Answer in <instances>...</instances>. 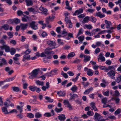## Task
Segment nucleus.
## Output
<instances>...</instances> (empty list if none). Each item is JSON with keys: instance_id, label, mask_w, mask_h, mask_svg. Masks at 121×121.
Masks as SVG:
<instances>
[{"instance_id": "nucleus-1", "label": "nucleus", "mask_w": 121, "mask_h": 121, "mask_svg": "<svg viewBox=\"0 0 121 121\" xmlns=\"http://www.w3.org/2000/svg\"><path fill=\"white\" fill-rule=\"evenodd\" d=\"M40 70V69L39 68L33 70L31 73V75L29 77V78L30 79H33L37 77L39 72Z\"/></svg>"}, {"instance_id": "nucleus-2", "label": "nucleus", "mask_w": 121, "mask_h": 121, "mask_svg": "<svg viewBox=\"0 0 121 121\" xmlns=\"http://www.w3.org/2000/svg\"><path fill=\"white\" fill-rule=\"evenodd\" d=\"M107 75L112 79H115V77H114L115 75V73L114 70H111L107 73Z\"/></svg>"}, {"instance_id": "nucleus-3", "label": "nucleus", "mask_w": 121, "mask_h": 121, "mask_svg": "<svg viewBox=\"0 0 121 121\" xmlns=\"http://www.w3.org/2000/svg\"><path fill=\"white\" fill-rule=\"evenodd\" d=\"M36 22L35 21H32L30 24V26L31 28L34 30H36L38 29L37 24H36Z\"/></svg>"}, {"instance_id": "nucleus-4", "label": "nucleus", "mask_w": 121, "mask_h": 121, "mask_svg": "<svg viewBox=\"0 0 121 121\" xmlns=\"http://www.w3.org/2000/svg\"><path fill=\"white\" fill-rule=\"evenodd\" d=\"M94 117V119L95 121H99V120L102 119L103 117L102 116L97 112H96L95 113Z\"/></svg>"}, {"instance_id": "nucleus-5", "label": "nucleus", "mask_w": 121, "mask_h": 121, "mask_svg": "<svg viewBox=\"0 0 121 121\" xmlns=\"http://www.w3.org/2000/svg\"><path fill=\"white\" fill-rule=\"evenodd\" d=\"M52 49L50 48L49 47L45 49L44 50L45 53L47 55H49L50 54H54L55 52L54 51H50V50H52Z\"/></svg>"}, {"instance_id": "nucleus-6", "label": "nucleus", "mask_w": 121, "mask_h": 121, "mask_svg": "<svg viewBox=\"0 0 121 121\" xmlns=\"http://www.w3.org/2000/svg\"><path fill=\"white\" fill-rule=\"evenodd\" d=\"M69 95L70 96V97L69 100L71 101L72 100H74L76 98H77L78 97V95L75 94H72L71 93H70Z\"/></svg>"}, {"instance_id": "nucleus-7", "label": "nucleus", "mask_w": 121, "mask_h": 121, "mask_svg": "<svg viewBox=\"0 0 121 121\" xmlns=\"http://www.w3.org/2000/svg\"><path fill=\"white\" fill-rule=\"evenodd\" d=\"M64 14L65 17V20L66 23L67 24L69 22H71L70 20L69 19V17L68 15L69 14V13H65Z\"/></svg>"}, {"instance_id": "nucleus-8", "label": "nucleus", "mask_w": 121, "mask_h": 121, "mask_svg": "<svg viewBox=\"0 0 121 121\" xmlns=\"http://www.w3.org/2000/svg\"><path fill=\"white\" fill-rule=\"evenodd\" d=\"M55 16V15L52 17H51L50 16H49L48 17H47L46 18V23L47 24H48L49 23V22L52 21L54 19Z\"/></svg>"}, {"instance_id": "nucleus-9", "label": "nucleus", "mask_w": 121, "mask_h": 121, "mask_svg": "<svg viewBox=\"0 0 121 121\" xmlns=\"http://www.w3.org/2000/svg\"><path fill=\"white\" fill-rule=\"evenodd\" d=\"M47 43L49 46H56V43L55 41H52L51 40H48L47 41Z\"/></svg>"}, {"instance_id": "nucleus-10", "label": "nucleus", "mask_w": 121, "mask_h": 121, "mask_svg": "<svg viewBox=\"0 0 121 121\" xmlns=\"http://www.w3.org/2000/svg\"><path fill=\"white\" fill-rule=\"evenodd\" d=\"M83 12V10L82 9H80L76 11L73 14V15H76L82 13Z\"/></svg>"}, {"instance_id": "nucleus-11", "label": "nucleus", "mask_w": 121, "mask_h": 121, "mask_svg": "<svg viewBox=\"0 0 121 121\" xmlns=\"http://www.w3.org/2000/svg\"><path fill=\"white\" fill-rule=\"evenodd\" d=\"M84 59L83 61L85 63H86L90 61L91 59L90 56L89 55H84Z\"/></svg>"}, {"instance_id": "nucleus-12", "label": "nucleus", "mask_w": 121, "mask_h": 121, "mask_svg": "<svg viewBox=\"0 0 121 121\" xmlns=\"http://www.w3.org/2000/svg\"><path fill=\"white\" fill-rule=\"evenodd\" d=\"M9 26L8 25L5 24L4 25L0 27V30L3 28L5 30H9Z\"/></svg>"}, {"instance_id": "nucleus-13", "label": "nucleus", "mask_w": 121, "mask_h": 121, "mask_svg": "<svg viewBox=\"0 0 121 121\" xmlns=\"http://www.w3.org/2000/svg\"><path fill=\"white\" fill-rule=\"evenodd\" d=\"M90 105L92 108H91V110H93L95 111H98V109L95 106V103L94 102L91 103L90 104Z\"/></svg>"}, {"instance_id": "nucleus-14", "label": "nucleus", "mask_w": 121, "mask_h": 121, "mask_svg": "<svg viewBox=\"0 0 121 121\" xmlns=\"http://www.w3.org/2000/svg\"><path fill=\"white\" fill-rule=\"evenodd\" d=\"M4 107H6L8 108L9 106H11L13 108L14 107V104L11 103L10 104H8V103L7 102H5L4 103Z\"/></svg>"}, {"instance_id": "nucleus-15", "label": "nucleus", "mask_w": 121, "mask_h": 121, "mask_svg": "<svg viewBox=\"0 0 121 121\" xmlns=\"http://www.w3.org/2000/svg\"><path fill=\"white\" fill-rule=\"evenodd\" d=\"M28 25V23H26L25 24L21 23V29L23 30H25L27 29Z\"/></svg>"}, {"instance_id": "nucleus-16", "label": "nucleus", "mask_w": 121, "mask_h": 121, "mask_svg": "<svg viewBox=\"0 0 121 121\" xmlns=\"http://www.w3.org/2000/svg\"><path fill=\"white\" fill-rule=\"evenodd\" d=\"M99 57L98 58L99 60L100 59L102 61H105V59L104 57L103 56V54L102 53H101L99 54Z\"/></svg>"}, {"instance_id": "nucleus-17", "label": "nucleus", "mask_w": 121, "mask_h": 121, "mask_svg": "<svg viewBox=\"0 0 121 121\" xmlns=\"http://www.w3.org/2000/svg\"><path fill=\"white\" fill-rule=\"evenodd\" d=\"M105 24L107 25L106 28L107 29L110 28V26L112 25L111 22L110 21H108L107 20H105Z\"/></svg>"}, {"instance_id": "nucleus-18", "label": "nucleus", "mask_w": 121, "mask_h": 121, "mask_svg": "<svg viewBox=\"0 0 121 121\" xmlns=\"http://www.w3.org/2000/svg\"><path fill=\"white\" fill-rule=\"evenodd\" d=\"M13 91L14 92H18L19 91L21 92L20 89L18 87L13 86L12 87Z\"/></svg>"}, {"instance_id": "nucleus-19", "label": "nucleus", "mask_w": 121, "mask_h": 121, "mask_svg": "<svg viewBox=\"0 0 121 121\" xmlns=\"http://www.w3.org/2000/svg\"><path fill=\"white\" fill-rule=\"evenodd\" d=\"M24 17H22V21L23 22H27L28 21L27 19H29L28 16L23 14Z\"/></svg>"}, {"instance_id": "nucleus-20", "label": "nucleus", "mask_w": 121, "mask_h": 121, "mask_svg": "<svg viewBox=\"0 0 121 121\" xmlns=\"http://www.w3.org/2000/svg\"><path fill=\"white\" fill-rule=\"evenodd\" d=\"M39 9L41 11L43 12V13L44 14H47L48 10L42 7H40L39 8Z\"/></svg>"}, {"instance_id": "nucleus-21", "label": "nucleus", "mask_w": 121, "mask_h": 121, "mask_svg": "<svg viewBox=\"0 0 121 121\" xmlns=\"http://www.w3.org/2000/svg\"><path fill=\"white\" fill-rule=\"evenodd\" d=\"M7 108V107H2V112L6 114L9 113V112H8V110Z\"/></svg>"}, {"instance_id": "nucleus-22", "label": "nucleus", "mask_w": 121, "mask_h": 121, "mask_svg": "<svg viewBox=\"0 0 121 121\" xmlns=\"http://www.w3.org/2000/svg\"><path fill=\"white\" fill-rule=\"evenodd\" d=\"M58 117L59 119L61 121H64L66 118L65 115L63 114L59 116Z\"/></svg>"}, {"instance_id": "nucleus-23", "label": "nucleus", "mask_w": 121, "mask_h": 121, "mask_svg": "<svg viewBox=\"0 0 121 121\" xmlns=\"http://www.w3.org/2000/svg\"><path fill=\"white\" fill-rule=\"evenodd\" d=\"M27 6H29L30 5H32L33 4V3L31 0H25Z\"/></svg>"}, {"instance_id": "nucleus-24", "label": "nucleus", "mask_w": 121, "mask_h": 121, "mask_svg": "<svg viewBox=\"0 0 121 121\" xmlns=\"http://www.w3.org/2000/svg\"><path fill=\"white\" fill-rule=\"evenodd\" d=\"M13 59L14 60V63L18 65H20V63L18 61L19 59L18 58L16 57H14L13 58Z\"/></svg>"}, {"instance_id": "nucleus-25", "label": "nucleus", "mask_w": 121, "mask_h": 121, "mask_svg": "<svg viewBox=\"0 0 121 121\" xmlns=\"http://www.w3.org/2000/svg\"><path fill=\"white\" fill-rule=\"evenodd\" d=\"M95 15L99 17L100 18H103L105 16V15L104 14H101V12H100L96 13L95 14Z\"/></svg>"}, {"instance_id": "nucleus-26", "label": "nucleus", "mask_w": 121, "mask_h": 121, "mask_svg": "<svg viewBox=\"0 0 121 121\" xmlns=\"http://www.w3.org/2000/svg\"><path fill=\"white\" fill-rule=\"evenodd\" d=\"M2 62L0 63V66L2 67L4 65H6L7 64V62L6 61L4 58H2Z\"/></svg>"}, {"instance_id": "nucleus-27", "label": "nucleus", "mask_w": 121, "mask_h": 121, "mask_svg": "<svg viewBox=\"0 0 121 121\" xmlns=\"http://www.w3.org/2000/svg\"><path fill=\"white\" fill-rule=\"evenodd\" d=\"M57 94L60 96H64L66 94L65 92L60 91H57Z\"/></svg>"}, {"instance_id": "nucleus-28", "label": "nucleus", "mask_w": 121, "mask_h": 121, "mask_svg": "<svg viewBox=\"0 0 121 121\" xmlns=\"http://www.w3.org/2000/svg\"><path fill=\"white\" fill-rule=\"evenodd\" d=\"M93 90L92 88H91L86 90L84 93L85 94H88L90 92Z\"/></svg>"}, {"instance_id": "nucleus-29", "label": "nucleus", "mask_w": 121, "mask_h": 121, "mask_svg": "<svg viewBox=\"0 0 121 121\" xmlns=\"http://www.w3.org/2000/svg\"><path fill=\"white\" fill-rule=\"evenodd\" d=\"M36 83L37 85L39 86H43L44 85V82H43L39 80L36 81Z\"/></svg>"}, {"instance_id": "nucleus-30", "label": "nucleus", "mask_w": 121, "mask_h": 121, "mask_svg": "<svg viewBox=\"0 0 121 121\" xmlns=\"http://www.w3.org/2000/svg\"><path fill=\"white\" fill-rule=\"evenodd\" d=\"M70 89L72 91L75 92L77 90L78 87L76 85H74Z\"/></svg>"}, {"instance_id": "nucleus-31", "label": "nucleus", "mask_w": 121, "mask_h": 121, "mask_svg": "<svg viewBox=\"0 0 121 121\" xmlns=\"http://www.w3.org/2000/svg\"><path fill=\"white\" fill-rule=\"evenodd\" d=\"M89 21L92 22H95L97 20V19L95 17H94L92 16H91L89 17Z\"/></svg>"}, {"instance_id": "nucleus-32", "label": "nucleus", "mask_w": 121, "mask_h": 121, "mask_svg": "<svg viewBox=\"0 0 121 121\" xmlns=\"http://www.w3.org/2000/svg\"><path fill=\"white\" fill-rule=\"evenodd\" d=\"M93 72L90 69H89L87 71V74L90 76H91L93 75Z\"/></svg>"}, {"instance_id": "nucleus-33", "label": "nucleus", "mask_w": 121, "mask_h": 121, "mask_svg": "<svg viewBox=\"0 0 121 121\" xmlns=\"http://www.w3.org/2000/svg\"><path fill=\"white\" fill-rule=\"evenodd\" d=\"M22 107V106L21 107L19 105L17 106V109L19 111L20 113H21L22 112L23 110Z\"/></svg>"}, {"instance_id": "nucleus-34", "label": "nucleus", "mask_w": 121, "mask_h": 121, "mask_svg": "<svg viewBox=\"0 0 121 121\" xmlns=\"http://www.w3.org/2000/svg\"><path fill=\"white\" fill-rule=\"evenodd\" d=\"M89 17L86 16L85 17L83 20V23H86L88 22L89 20Z\"/></svg>"}, {"instance_id": "nucleus-35", "label": "nucleus", "mask_w": 121, "mask_h": 121, "mask_svg": "<svg viewBox=\"0 0 121 121\" xmlns=\"http://www.w3.org/2000/svg\"><path fill=\"white\" fill-rule=\"evenodd\" d=\"M30 90L32 91H35L36 90V87L33 86H30L29 87Z\"/></svg>"}, {"instance_id": "nucleus-36", "label": "nucleus", "mask_w": 121, "mask_h": 121, "mask_svg": "<svg viewBox=\"0 0 121 121\" xmlns=\"http://www.w3.org/2000/svg\"><path fill=\"white\" fill-rule=\"evenodd\" d=\"M28 10L30 12H32L33 13H35L36 11L35 9L32 8H28Z\"/></svg>"}, {"instance_id": "nucleus-37", "label": "nucleus", "mask_w": 121, "mask_h": 121, "mask_svg": "<svg viewBox=\"0 0 121 121\" xmlns=\"http://www.w3.org/2000/svg\"><path fill=\"white\" fill-rule=\"evenodd\" d=\"M120 93L117 90H116L114 91V93L113 96L115 97H118L119 96Z\"/></svg>"}, {"instance_id": "nucleus-38", "label": "nucleus", "mask_w": 121, "mask_h": 121, "mask_svg": "<svg viewBox=\"0 0 121 121\" xmlns=\"http://www.w3.org/2000/svg\"><path fill=\"white\" fill-rule=\"evenodd\" d=\"M61 75H62L63 77L65 78H67L68 77V76L67 74L66 73H64L63 71L61 72Z\"/></svg>"}, {"instance_id": "nucleus-39", "label": "nucleus", "mask_w": 121, "mask_h": 121, "mask_svg": "<svg viewBox=\"0 0 121 121\" xmlns=\"http://www.w3.org/2000/svg\"><path fill=\"white\" fill-rule=\"evenodd\" d=\"M4 49L5 50V52H8L10 51L9 47L6 45H5Z\"/></svg>"}, {"instance_id": "nucleus-40", "label": "nucleus", "mask_w": 121, "mask_h": 121, "mask_svg": "<svg viewBox=\"0 0 121 121\" xmlns=\"http://www.w3.org/2000/svg\"><path fill=\"white\" fill-rule=\"evenodd\" d=\"M87 115L90 116H92L93 115L94 113L93 111H90L87 112Z\"/></svg>"}, {"instance_id": "nucleus-41", "label": "nucleus", "mask_w": 121, "mask_h": 121, "mask_svg": "<svg viewBox=\"0 0 121 121\" xmlns=\"http://www.w3.org/2000/svg\"><path fill=\"white\" fill-rule=\"evenodd\" d=\"M107 100L106 98H104L102 99V102L105 105L107 103Z\"/></svg>"}, {"instance_id": "nucleus-42", "label": "nucleus", "mask_w": 121, "mask_h": 121, "mask_svg": "<svg viewBox=\"0 0 121 121\" xmlns=\"http://www.w3.org/2000/svg\"><path fill=\"white\" fill-rule=\"evenodd\" d=\"M9 52L12 55H13L15 53L16 50L14 48H11L10 51Z\"/></svg>"}, {"instance_id": "nucleus-43", "label": "nucleus", "mask_w": 121, "mask_h": 121, "mask_svg": "<svg viewBox=\"0 0 121 121\" xmlns=\"http://www.w3.org/2000/svg\"><path fill=\"white\" fill-rule=\"evenodd\" d=\"M75 55V53L73 52H71L70 53L68 56V57L69 58L71 57H73Z\"/></svg>"}, {"instance_id": "nucleus-44", "label": "nucleus", "mask_w": 121, "mask_h": 121, "mask_svg": "<svg viewBox=\"0 0 121 121\" xmlns=\"http://www.w3.org/2000/svg\"><path fill=\"white\" fill-rule=\"evenodd\" d=\"M20 20L18 18H16L14 19V22L16 24H17L20 23Z\"/></svg>"}, {"instance_id": "nucleus-45", "label": "nucleus", "mask_w": 121, "mask_h": 121, "mask_svg": "<svg viewBox=\"0 0 121 121\" xmlns=\"http://www.w3.org/2000/svg\"><path fill=\"white\" fill-rule=\"evenodd\" d=\"M63 109L62 108H58L56 107L55 109V111L57 112H60L63 110Z\"/></svg>"}, {"instance_id": "nucleus-46", "label": "nucleus", "mask_w": 121, "mask_h": 121, "mask_svg": "<svg viewBox=\"0 0 121 121\" xmlns=\"http://www.w3.org/2000/svg\"><path fill=\"white\" fill-rule=\"evenodd\" d=\"M41 114L39 112H37L35 114V117L36 118H38L40 117H41Z\"/></svg>"}, {"instance_id": "nucleus-47", "label": "nucleus", "mask_w": 121, "mask_h": 121, "mask_svg": "<svg viewBox=\"0 0 121 121\" xmlns=\"http://www.w3.org/2000/svg\"><path fill=\"white\" fill-rule=\"evenodd\" d=\"M45 99L47 100H48L49 102H53V99H51L50 98L47 97L45 98Z\"/></svg>"}, {"instance_id": "nucleus-48", "label": "nucleus", "mask_w": 121, "mask_h": 121, "mask_svg": "<svg viewBox=\"0 0 121 121\" xmlns=\"http://www.w3.org/2000/svg\"><path fill=\"white\" fill-rule=\"evenodd\" d=\"M44 116L46 117H50L52 116V114L49 112H47L45 113Z\"/></svg>"}, {"instance_id": "nucleus-49", "label": "nucleus", "mask_w": 121, "mask_h": 121, "mask_svg": "<svg viewBox=\"0 0 121 121\" xmlns=\"http://www.w3.org/2000/svg\"><path fill=\"white\" fill-rule=\"evenodd\" d=\"M41 36L43 37H44L48 35L47 33L45 31H43L41 34Z\"/></svg>"}, {"instance_id": "nucleus-50", "label": "nucleus", "mask_w": 121, "mask_h": 121, "mask_svg": "<svg viewBox=\"0 0 121 121\" xmlns=\"http://www.w3.org/2000/svg\"><path fill=\"white\" fill-rule=\"evenodd\" d=\"M31 52V51H30L29 49H28L25 52H23L22 54H23L24 53L25 54L29 55Z\"/></svg>"}, {"instance_id": "nucleus-51", "label": "nucleus", "mask_w": 121, "mask_h": 121, "mask_svg": "<svg viewBox=\"0 0 121 121\" xmlns=\"http://www.w3.org/2000/svg\"><path fill=\"white\" fill-rule=\"evenodd\" d=\"M120 108H118L117 110L115 111V114L116 115L119 114L121 112V111H120Z\"/></svg>"}, {"instance_id": "nucleus-52", "label": "nucleus", "mask_w": 121, "mask_h": 121, "mask_svg": "<svg viewBox=\"0 0 121 121\" xmlns=\"http://www.w3.org/2000/svg\"><path fill=\"white\" fill-rule=\"evenodd\" d=\"M24 58H25L27 60H29L30 59V56L28 54H25L23 56Z\"/></svg>"}, {"instance_id": "nucleus-53", "label": "nucleus", "mask_w": 121, "mask_h": 121, "mask_svg": "<svg viewBox=\"0 0 121 121\" xmlns=\"http://www.w3.org/2000/svg\"><path fill=\"white\" fill-rule=\"evenodd\" d=\"M78 39L79 40L82 41L84 39V37L83 35L81 36L78 38Z\"/></svg>"}, {"instance_id": "nucleus-54", "label": "nucleus", "mask_w": 121, "mask_h": 121, "mask_svg": "<svg viewBox=\"0 0 121 121\" xmlns=\"http://www.w3.org/2000/svg\"><path fill=\"white\" fill-rule=\"evenodd\" d=\"M27 116L30 118H32L34 117V115L31 113H28L27 114Z\"/></svg>"}, {"instance_id": "nucleus-55", "label": "nucleus", "mask_w": 121, "mask_h": 121, "mask_svg": "<svg viewBox=\"0 0 121 121\" xmlns=\"http://www.w3.org/2000/svg\"><path fill=\"white\" fill-rule=\"evenodd\" d=\"M82 30V28H81L80 29L77 35V37L79 35L83 33Z\"/></svg>"}, {"instance_id": "nucleus-56", "label": "nucleus", "mask_w": 121, "mask_h": 121, "mask_svg": "<svg viewBox=\"0 0 121 121\" xmlns=\"http://www.w3.org/2000/svg\"><path fill=\"white\" fill-rule=\"evenodd\" d=\"M7 34L8 36H9V38L13 37V33L12 34L11 32H9L7 33Z\"/></svg>"}, {"instance_id": "nucleus-57", "label": "nucleus", "mask_w": 121, "mask_h": 121, "mask_svg": "<svg viewBox=\"0 0 121 121\" xmlns=\"http://www.w3.org/2000/svg\"><path fill=\"white\" fill-rule=\"evenodd\" d=\"M85 26L87 29H91L92 28V26L91 25H85Z\"/></svg>"}, {"instance_id": "nucleus-58", "label": "nucleus", "mask_w": 121, "mask_h": 121, "mask_svg": "<svg viewBox=\"0 0 121 121\" xmlns=\"http://www.w3.org/2000/svg\"><path fill=\"white\" fill-rule=\"evenodd\" d=\"M17 15L19 16H20L21 15H23L24 14H23L21 10H19L17 11Z\"/></svg>"}, {"instance_id": "nucleus-59", "label": "nucleus", "mask_w": 121, "mask_h": 121, "mask_svg": "<svg viewBox=\"0 0 121 121\" xmlns=\"http://www.w3.org/2000/svg\"><path fill=\"white\" fill-rule=\"evenodd\" d=\"M53 63L55 65H58L59 64V61L58 60H55L53 61Z\"/></svg>"}, {"instance_id": "nucleus-60", "label": "nucleus", "mask_w": 121, "mask_h": 121, "mask_svg": "<svg viewBox=\"0 0 121 121\" xmlns=\"http://www.w3.org/2000/svg\"><path fill=\"white\" fill-rule=\"evenodd\" d=\"M28 84L26 82L23 83V87L24 89H26L27 88V86H28Z\"/></svg>"}, {"instance_id": "nucleus-61", "label": "nucleus", "mask_w": 121, "mask_h": 121, "mask_svg": "<svg viewBox=\"0 0 121 121\" xmlns=\"http://www.w3.org/2000/svg\"><path fill=\"white\" fill-rule=\"evenodd\" d=\"M17 116L20 119H22L23 117V115L21 114V113H20V114H18L17 115Z\"/></svg>"}, {"instance_id": "nucleus-62", "label": "nucleus", "mask_w": 121, "mask_h": 121, "mask_svg": "<svg viewBox=\"0 0 121 121\" xmlns=\"http://www.w3.org/2000/svg\"><path fill=\"white\" fill-rule=\"evenodd\" d=\"M52 71H51L50 72L46 73L45 75L48 77H49L52 75Z\"/></svg>"}, {"instance_id": "nucleus-63", "label": "nucleus", "mask_w": 121, "mask_h": 121, "mask_svg": "<svg viewBox=\"0 0 121 121\" xmlns=\"http://www.w3.org/2000/svg\"><path fill=\"white\" fill-rule=\"evenodd\" d=\"M61 31V27H57L56 29V31L58 33H60Z\"/></svg>"}, {"instance_id": "nucleus-64", "label": "nucleus", "mask_w": 121, "mask_h": 121, "mask_svg": "<svg viewBox=\"0 0 121 121\" xmlns=\"http://www.w3.org/2000/svg\"><path fill=\"white\" fill-rule=\"evenodd\" d=\"M67 73L69 74V76H71L74 75V73L71 71H69L67 72Z\"/></svg>"}]
</instances>
